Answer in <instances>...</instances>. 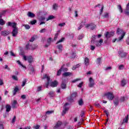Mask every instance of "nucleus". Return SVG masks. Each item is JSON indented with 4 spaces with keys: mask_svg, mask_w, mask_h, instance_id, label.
I'll return each instance as SVG.
<instances>
[{
    "mask_svg": "<svg viewBox=\"0 0 129 129\" xmlns=\"http://www.w3.org/2000/svg\"><path fill=\"white\" fill-rule=\"evenodd\" d=\"M47 79V82L45 84V87L46 88H48V87L49 86V85L51 87H57V85H58V82L57 81H54V82L50 83V77L48 76V75L45 74L43 78H42V79Z\"/></svg>",
    "mask_w": 129,
    "mask_h": 129,
    "instance_id": "obj_1",
    "label": "nucleus"
},
{
    "mask_svg": "<svg viewBox=\"0 0 129 129\" xmlns=\"http://www.w3.org/2000/svg\"><path fill=\"white\" fill-rule=\"evenodd\" d=\"M117 35H121L117 40V42H120V41H122L124 36H125V32L123 31L122 29L117 28L116 31Z\"/></svg>",
    "mask_w": 129,
    "mask_h": 129,
    "instance_id": "obj_2",
    "label": "nucleus"
},
{
    "mask_svg": "<svg viewBox=\"0 0 129 129\" xmlns=\"http://www.w3.org/2000/svg\"><path fill=\"white\" fill-rule=\"evenodd\" d=\"M96 26L93 23L88 24L85 25V28L86 29H90V30H93L95 29Z\"/></svg>",
    "mask_w": 129,
    "mask_h": 129,
    "instance_id": "obj_3",
    "label": "nucleus"
},
{
    "mask_svg": "<svg viewBox=\"0 0 129 129\" xmlns=\"http://www.w3.org/2000/svg\"><path fill=\"white\" fill-rule=\"evenodd\" d=\"M105 96H106L107 98L109 100H112L113 99L114 96L113 95V93L111 92H108L105 94Z\"/></svg>",
    "mask_w": 129,
    "mask_h": 129,
    "instance_id": "obj_4",
    "label": "nucleus"
},
{
    "mask_svg": "<svg viewBox=\"0 0 129 129\" xmlns=\"http://www.w3.org/2000/svg\"><path fill=\"white\" fill-rule=\"evenodd\" d=\"M7 25L8 27H12V28H13V29H16V28H18V27H17V23L15 22H8V23H7Z\"/></svg>",
    "mask_w": 129,
    "mask_h": 129,
    "instance_id": "obj_5",
    "label": "nucleus"
},
{
    "mask_svg": "<svg viewBox=\"0 0 129 129\" xmlns=\"http://www.w3.org/2000/svg\"><path fill=\"white\" fill-rule=\"evenodd\" d=\"M19 33V28H14L13 29L12 34L13 37H17V35H18V33Z\"/></svg>",
    "mask_w": 129,
    "mask_h": 129,
    "instance_id": "obj_6",
    "label": "nucleus"
},
{
    "mask_svg": "<svg viewBox=\"0 0 129 129\" xmlns=\"http://www.w3.org/2000/svg\"><path fill=\"white\" fill-rule=\"evenodd\" d=\"M89 87L91 88V87H93V86H94L95 85V83H94V80H93V79L91 77H90L89 78Z\"/></svg>",
    "mask_w": 129,
    "mask_h": 129,
    "instance_id": "obj_7",
    "label": "nucleus"
},
{
    "mask_svg": "<svg viewBox=\"0 0 129 129\" xmlns=\"http://www.w3.org/2000/svg\"><path fill=\"white\" fill-rule=\"evenodd\" d=\"M118 54L121 58H124L126 56V53L123 51V50H119L118 51Z\"/></svg>",
    "mask_w": 129,
    "mask_h": 129,
    "instance_id": "obj_8",
    "label": "nucleus"
},
{
    "mask_svg": "<svg viewBox=\"0 0 129 129\" xmlns=\"http://www.w3.org/2000/svg\"><path fill=\"white\" fill-rule=\"evenodd\" d=\"M67 105H69V104L68 103H66V104H64V109L62 111V115H64V114H66V111H68V110H69V108L66 107Z\"/></svg>",
    "mask_w": 129,
    "mask_h": 129,
    "instance_id": "obj_9",
    "label": "nucleus"
},
{
    "mask_svg": "<svg viewBox=\"0 0 129 129\" xmlns=\"http://www.w3.org/2000/svg\"><path fill=\"white\" fill-rule=\"evenodd\" d=\"M103 43V39H101L99 41H95L94 44L96 45L97 47H100V46H101V44Z\"/></svg>",
    "mask_w": 129,
    "mask_h": 129,
    "instance_id": "obj_10",
    "label": "nucleus"
},
{
    "mask_svg": "<svg viewBox=\"0 0 129 129\" xmlns=\"http://www.w3.org/2000/svg\"><path fill=\"white\" fill-rule=\"evenodd\" d=\"M113 35H114V33L113 32H106L105 34V38H106L107 39H108V38H110V37H112V36H113Z\"/></svg>",
    "mask_w": 129,
    "mask_h": 129,
    "instance_id": "obj_11",
    "label": "nucleus"
},
{
    "mask_svg": "<svg viewBox=\"0 0 129 129\" xmlns=\"http://www.w3.org/2000/svg\"><path fill=\"white\" fill-rule=\"evenodd\" d=\"M62 123H63L62 122V121H58L56 122L55 125L54 126V128H58L60 127V126H61L62 125Z\"/></svg>",
    "mask_w": 129,
    "mask_h": 129,
    "instance_id": "obj_12",
    "label": "nucleus"
},
{
    "mask_svg": "<svg viewBox=\"0 0 129 129\" xmlns=\"http://www.w3.org/2000/svg\"><path fill=\"white\" fill-rule=\"evenodd\" d=\"M124 14L125 15H126V16H128V17H129V3L126 5Z\"/></svg>",
    "mask_w": 129,
    "mask_h": 129,
    "instance_id": "obj_13",
    "label": "nucleus"
},
{
    "mask_svg": "<svg viewBox=\"0 0 129 129\" xmlns=\"http://www.w3.org/2000/svg\"><path fill=\"white\" fill-rule=\"evenodd\" d=\"M10 31H3L1 32L2 36H4V37H6V36H8V35H10Z\"/></svg>",
    "mask_w": 129,
    "mask_h": 129,
    "instance_id": "obj_14",
    "label": "nucleus"
},
{
    "mask_svg": "<svg viewBox=\"0 0 129 129\" xmlns=\"http://www.w3.org/2000/svg\"><path fill=\"white\" fill-rule=\"evenodd\" d=\"M27 16L29 18H35V17H36V15L31 12H28L27 13Z\"/></svg>",
    "mask_w": 129,
    "mask_h": 129,
    "instance_id": "obj_15",
    "label": "nucleus"
},
{
    "mask_svg": "<svg viewBox=\"0 0 129 129\" xmlns=\"http://www.w3.org/2000/svg\"><path fill=\"white\" fill-rule=\"evenodd\" d=\"M72 75V73L71 72H65L62 74V76L64 77H68V76H71Z\"/></svg>",
    "mask_w": 129,
    "mask_h": 129,
    "instance_id": "obj_16",
    "label": "nucleus"
},
{
    "mask_svg": "<svg viewBox=\"0 0 129 129\" xmlns=\"http://www.w3.org/2000/svg\"><path fill=\"white\" fill-rule=\"evenodd\" d=\"M119 102V99L118 98V97H116L114 100V103L115 105H118Z\"/></svg>",
    "mask_w": 129,
    "mask_h": 129,
    "instance_id": "obj_17",
    "label": "nucleus"
},
{
    "mask_svg": "<svg viewBox=\"0 0 129 129\" xmlns=\"http://www.w3.org/2000/svg\"><path fill=\"white\" fill-rule=\"evenodd\" d=\"M84 63L86 66H88V65H89V59L87 57L85 58Z\"/></svg>",
    "mask_w": 129,
    "mask_h": 129,
    "instance_id": "obj_18",
    "label": "nucleus"
},
{
    "mask_svg": "<svg viewBox=\"0 0 129 129\" xmlns=\"http://www.w3.org/2000/svg\"><path fill=\"white\" fill-rule=\"evenodd\" d=\"M127 122H128V115L125 117L122 123H127Z\"/></svg>",
    "mask_w": 129,
    "mask_h": 129,
    "instance_id": "obj_19",
    "label": "nucleus"
},
{
    "mask_svg": "<svg viewBox=\"0 0 129 129\" xmlns=\"http://www.w3.org/2000/svg\"><path fill=\"white\" fill-rule=\"evenodd\" d=\"M96 37H97V35H94L92 36V40L91 41V44H94V42H95V39L96 38Z\"/></svg>",
    "mask_w": 129,
    "mask_h": 129,
    "instance_id": "obj_20",
    "label": "nucleus"
},
{
    "mask_svg": "<svg viewBox=\"0 0 129 129\" xmlns=\"http://www.w3.org/2000/svg\"><path fill=\"white\" fill-rule=\"evenodd\" d=\"M103 19H108L109 18V14L108 13H105L103 15Z\"/></svg>",
    "mask_w": 129,
    "mask_h": 129,
    "instance_id": "obj_21",
    "label": "nucleus"
},
{
    "mask_svg": "<svg viewBox=\"0 0 129 129\" xmlns=\"http://www.w3.org/2000/svg\"><path fill=\"white\" fill-rule=\"evenodd\" d=\"M6 108L7 112H9V111H11V105L9 104H8L6 106Z\"/></svg>",
    "mask_w": 129,
    "mask_h": 129,
    "instance_id": "obj_22",
    "label": "nucleus"
},
{
    "mask_svg": "<svg viewBox=\"0 0 129 129\" xmlns=\"http://www.w3.org/2000/svg\"><path fill=\"white\" fill-rule=\"evenodd\" d=\"M18 91H19V87L18 86H16L13 91V95H16V94Z\"/></svg>",
    "mask_w": 129,
    "mask_h": 129,
    "instance_id": "obj_23",
    "label": "nucleus"
},
{
    "mask_svg": "<svg viewBox=\"0 0 129 129\" xmlns=\"http://www.w3.org/2000/svg\"><path fill=\"white\" fill-rule=\"evenodd\" d=\"M60 86L62 89H66V84L63 81L61 82V84L60 85Z\"/></svg>",
    "mask_w": 129,
    "mask_h": 129,
    "instance_id": "obj_24",
    "label": "nucleus"
},
{
    "mask_svg": "<svg viewBox=\"0 0 129 129\" xmlns=\"http://www.w3.org/2000/svg\"><path fill=\"white\" fill-rule=\"evenodd\" d=\"M121 86H125L126 85V81L124 79H123L121 81Z\"/></svg>",
    "mask_w": 129,
    "mask_h": 129,
    "instance_id": "obj_25",
    "label": "nucleus"
},
{
    "mask_svg": "<svg viewBox=\"0 0 129 129\" xmlns=\"http://www.w3.org/2000/svg\"><path fill=\"white\" fill-rule=\"evenodd\" d=\"M27 59H28L29 63H32V62H33V60H34V59L33 58V57L32 56H28L27 57Z\"/></svg>",
    "mask_w": 129,
    "mask_h": 129,
    "instance_id": "obj_26",
    "label": "nucleus"
},
{
    "mask_svg": "<svg viewBox=\"0 0 129 129\" xmlns=\"http://www.w3.org/2000/svg\"><path fill=\"white\" fill-rule=\"evenodd\" d=\"M48 95L49 97H54L55 96V94H54V92L50 91L48 93Z\"/></svg>",
    "mask_w": 129,
    "mask_h": 129,
    "instance_id": "obj_27",
    "label": "nucleus"
},
{
    "mask_svg": "<svg viewBox=\"0 0 129 129\" xmlns=\"http://www.w3.org/2000/svg\"><path fill=\"white\" fill-rule=\"evenodd\" d=\"M62 69H63V67H61L60 68V69L59 70L57 71V74H56V75H57V76H60V75H61V71H62Z\"/></svg>",
    "mask_w": 129,
    "mask_h": 129,
    "instance_id": "obj_28",
    "label": "nucleus"
},
{
    "mask_svg": "<svg viewBox=\"0 0 129 129\" xmlns=\"http://www.w3.org/2000/svg\"><path fill=\"white\" fill-rule=\"evenodd\" d=\"M117 9L120 12V13H122L123 11L122 10V8H121V6L120 5H118L117 6Z\"/></svg>",
    "mask_w": 129,
    "mask_h": 129,
    "instance_id": "obj_29",
    "label": "nucleus"
},
{
    "mask_svg": "<svg viewBox=\"0 0 129 129\" xmlns=\"http://www.w3.org/2000/svg\"><path fill=\"white\" fill-rule=\"evenodd\" d=\"M57 48L59 50V51H62L63 49V45H62V44H58L57 45Z\"/></svg>",
    "mask_w": 129,
    "mask_h": 129,
    "instance_id": "obj_30",
    "label": "nucleus"
},
{
    "mask_svg": "<svg viewBox=\"0 0 129 129\" xmlns=\"http://www.w3.org/2000/svg\"><path fill=\"white\" fill-rule=\"evenodd\" d=\"M79 67H80V64L75 65L73 67L72 70H75L77 68H79Z\"/></svg>",
    "mask_w": 129,
    "mask_h": 129,
    "instance_id": "obj_31",
    "label": "nucleus"
},
{
    "mask_svg": "<svg viewBox=\"0 0 129 129\" xmlns=\"http://www.w3.org/2000/svg\"><path fill=\"white\" fill-rule=\"evenodd\" d=\"M26 83H27V79H24L22 82V87H24L26 85Z\"/></svg>",
    "mask_w": 129,
    "mask_h": 129,
    "instance_id": "obj_32",
    "label": "nucleus"
},
{
    "mask_svg": "<svg viewBox=\"0 0 129 129\" xmlns=\"http://www.w3.org/2000/svg\"><path fill=\"white\" fill-rule=\"evenodd\" d=\"M17 104H18V101H17L16 100L14 101L12 104V107H13V108H15L16 105H17Z\"/></svg>",
    "mask_w": 129,
    "mask_h": 129,
    "instance_id": "obj_33",
    "label": "nucleus"
},
{
    "mask_svg": "<svg viewBox=\"0 0 129 129\" xmlns=\"http://www.w3.org/2000/svg\"><path fill=\"white\" fill-rule=\"evenodd\" d=\"M77 96V93L74 92L71 95V98H75Z\"/></svg>",
    "mask_w": 129,
    "mask_h": 129,
    "instance_id": "obj_34",
    "label": "nucleus"
},
{
    "mask_svg": "<svg viewBox=\"0 0 129 129\" xmlns=\"http://www.w3.org/2000/svg\"><path fill=\"white\" fill-rule=\"evenodd\" d=\"M17 63L19 64V65H20V66H22V67H23V68H24L25 69H27L26 66L23 65V64H22V63H21V61H20V60H18Z\"/></svg>",
    "mask_w": 129,
    "mask_h": 129,
    "instance_id": "obj_35",
    "label": "nucleus"
},
{
    "mask_svg": "<svg viewBox=\"0 0 129 129\" xmlns=\"http://www.w3.org/2000/svg\"><path fill=\"white\" fill-rule=\"evenodd\" d=\"M57 9H58V5L54 4L53 5V10H54L55 11H57Z\"/></svg>",
    "mask_w": 129,
    "mask_h": 129,
    "instance_id": "obj_36",
    "label": "nucleus"
},
{
    "mask_svg": "<svg viewBox=\"0 0 129 129\" xmlns=\"http://www.w3.org/2000/svg\"><path fill=\"white\" fill-rule=\"evenodd\" d=\"M64 66H65V64H63V66H62V69L61 70V71H63V72L68 71V69L67 68H64Z\"/></svg>",
    "mask_w": 129,
    "mask_h": 129,
    "instance_id": "obj_37",
    "label": "nucleus"
},
{
    "mask_svg": "<svg viewBox=\"0 0 129 129\" xmlns=\"http://www.w3.org/2000/svg\"><path fill=\"white\" fill-rule=\"evenodd\" d=\"M5 24H6V22H5V21H4V19H0V25H1V26H4Z\"/></svg>",
    "mask_w": 129,
    "mask_h": 129,
    "instance_id": "obj_38",
    "label": "nucleus"
},
{
    "mask_svg": "<svg viewBox=\"0 0 129 129\" xmlns=\"http://www.w3.org/2000/svg\"><path fill=\"white\" fill-rule=\"evenodd\" d=\"M65 40V38L63 37L61 39H60L59 41H57L56 44H59V43H62L64 40Z\"/></svg>",
    "mask_w": 129,
    "mask_h": 129,
    "instance_id": "obj_39",
    "label": "nucleus"
},
{
    "mask_svg": "<svg viewBox=\"0 0 129 129\" xmlns=\"http://www.w3.org/2000/svg\"><path fill=\"white\" fill-rule=\"evenodd\" d=\"M83 27H84V26H83V22H82L80 24V26L78 28V31H79L80 30H81V29H82V28H83Z\"/></svg>",
    "mask_w": 129,
    "mask_h": 129,
    "instance_id": "obj_40",
    "label": "nucleus"
},
{
    "mask_svg": "<svg viewBox=\"0 0 129 129\" xmlns=\"http://www.w3.org/2000/svg\"><path fill=\"white\" fill-rule=\"evenodd\" d=\"M79 105H83V100L82 99H81L78 101Z\"/></svg>",
    "mask_w": 129,
    "mask_h": 129,
    "instance_id": "obj_41",
    "label": "nucleus"
},
{
    "mask_svg": "<svg viewBox=\"0 0 129 129\" xmlns=\"http://www.w3.org/2000/svg\"><path fill=\"white\" fill-rule=\"evenodd\" d=\"M55 17L53 16L50 15L48 17V18L47 19L46 21H49V20H53Z\"/></svg>",
    "mask_w": 129,
    "mask_h": 129,
    "instance_id": "obj_42",
    "label": "nucleus"
},
{
    "mask_svg": "<svg viewBox=\"0 0 129 129\" xmlns=\"http://www.w3.org/2000/svg\"><path fill=\"white\" fill-rule=\"evenodd\" d=\"M75 57H76V53L75 52H72L71 54V58H72L73 59H74Z\"/></svg>",
    "mask_w": 129,
    "mask_h": 129,
    "instance_id": "obj_43",
    "label": "nucleus"
},
{
    "mask_svg": "<svg viewBox=\"0 0 129 129\" xmlns=\"http://www.w3.org/2000/svg\"><path fill=\"white\" fill-rule=\"evenodd\" d=\"M95 106H96V107H98L99 108H100V107H101L100 104H99V103H98V102L95 103Z\"/></svg>",
    "mask_w": 129,
    "mask_h": 129,
    "instance_id": "obj_44",
    "label": "nucleus"
},
{
    "mask_svg": "<svg viewBox=\"0 0 129 129\" xmlns=\"http://www.w3.org/2000/svg\"><path fill=\"white\" fill-rule=\"evenodd\" d=\"M58 36H59V33H57L55 34L54 35V37L53 38V40L54 41H56V40H57V38H58Z\"/></svg>",
    "mask_w": 129,
    "mask_h": 129,
    "instance_id": "obj_45",
    "label": "nucleus"
},
{
    "mask_svg": "<svg viewBox=\"0 0 129 129\" xmlns=\"http://www.w3.org/2000/svg\"><path fill=\"white\" fill-rule=\"evenodd\" d=\"M37 23V20H34L33 21H30V24L31 25H35Z\"/></svg>",
    "mask_w": 129,
    "mask_h": 129,
    "instance_id": "obj_46",
    "label": "nucleus"
},
{
    "mask_svg": "<svg viewBox=\"0 0 129 129\" xmlns=\"http://www.w3.org/2000/svg\"><path fill=\"white\" fill-rule=\"evenodd\" d=\"M31 49V45L29 44H28L26 46V50H30Z\"/></svg>",
    "mask_w": 129,
    "mask_h": 129,
    "instance_id": "obj_47",
    "label": "nucleus"
},
{
    "mask_svg": "<svg viewBox=\"0 0 129 129\" xmlns=\"http://www.w3.org/2000/svg\"><path fill=\"white\" fill-rule=\"evenodd\" d=\"M45 19H46V17H45V16H41L39 18V21H40V22H42V21H44Z\"/></svg>",
    "mask_w": 129,
    "mask_h": 129,
    "instance_id": "obj_48",
    "label": "nucleus"
},
{
    "mask_svg": "<svg viewBox=\"0 0 129 129\" xmlns=\"http://www.w3.org/2000/svg\"><path fill=\"white\" fill-rule=\"evenodd\" d=\"M23 26L26 28V30H29L31 28V27H30V25L27 24L24 25Z\"/></svg>",
    "mask_w": 129,
    "mask_h": 129,
    "instance_id": "obj_49",
    "label": "nucleus"
},
{
    "mask_svg": "<svg viewBox=\"0 0 129 129\" xmlns=\"http://www.w3.org/2000/svg\"><path fill=\"white\" fill-rule=\"evenodd\" d=\"M125 100L124 97H121L119 100L120 101V102H123V101H124V100Z\"/></svg>",
    "mask_w": 129,
    "mask_h": 129,
    "instance_id": "obj_50",
    "label": "nucleus"
},
{
    "mask_svg": "<svg viewBox=\"0 0 129 129\" xmlns=\"http://www.w3.org/2000/svg\"><path fill=\"white\" fill-rule=\"evenodd\" d=\"M65 25H66V23H59L58 24V26H59V27H64V26H65Z\"/></svg>",
    "mask_w": 129,
    "mask_h": 129,
    "instance_id": "obj_51",
    "label": "nucleus"
},
{
    "mask_svg": "<svg viewBox=\"0 0 129 129\" xmlns=\"http://www.w3.org/2000/svg\"><path fill=\"white\" fill-rule=\"evenodd\" d=\"M20 54L21 55V56H24V55H25V52H24L23 50L21 49Z\"/></svg>",
    "mask_w": 129,
    "mask_h": 129,
    "instance_id": "obj_52",
    "label": "nucleus"
},
{
    "mask_svg": "<svg viewBox=\"0 0 129 129\" xmlns=\"http://www.w3.org/2000/svg\"><path fill=\"white\" fill-rule=\"evenodd\" d=\"M79 80H81V79H76V80H74L73 81H72V83H75V82H77V81H79Z\"/></svg>",
    "mask_w": 129,
    "mask_h": 129,
    "instance_id": "obj_53",
    "label": "nucleus"
},
{
    "mask_svg": "<svg viewBox=\"0 0 129 129\" xmlns=\"http://www.w3.org/2000/svg\"><path fill=\"white\" fill-rule=\"evenodd\" d=\"M33 128H34V129H39L40 128V125H34L33 126Z\"/></svg>",
    "mask_w": 129,
    "mask_h": 129,
    "instance_id": "obj_54",
    "label": "nucleus"
},
{
    "mask_svg": "<svg viewBox=\"0 0 129 129\" xmlns=\"http://www.w3.org/2000/svg\"><path fill=\"white\" fill-rule=\"evenodd\" d=\"M119 70H122L123 69V64H120L118 68Z\"/></svg>",
    "mask_w": 129,
    "mask_h": 129,
    "instance_id": "obj_55",
    "label": "nucleus"
},
{
    "mask_svg": "<svg viewBox=\"0 0 129 129\" xmlns=\"http://www.w3.org/2000/svg\"><path fill=\"white\" fill-rule=\"evenodd\" d=\"M51 41H52V38L51 37H49L47 39V43H48V44H50L51 43Z\"/></svg>",
    "mask_w": 129,
    "mask_h": 129,
    "instance_id": "obj_56",
    "label": "nucleus"
},
{
    "mask_svg": "<svg viewBox=\"0 0 129 129\" xmlns=\"http://www.w3.org/2000/svg\"><path fill=\"white\" fill-rule=\"evenodd\" d=\"M53 111H47L46 112V114H51V113H53Z\"/></svg>",
    "mask_w": 129,
    "mask_h": 129,
    "instance_id": "obj_57",
    "label": "nucleus"
},
{
    "mask_svg": "<svg viewBox=\"0 0 129 129\" xmlns=\"http://www.w3.org/2000/svg\"><path fill=\"white\" fill-rule=\"evenodd\" d=\"M10 55L11 56H13V57H16V55L15 54V53H14V52H13V51H10Z\"/></svg>",
    "mask_w": 129,
    "mask_h": 129,
    "instance_id": "obj_58",
    "label": "nucleus"
},
{
    "mask_svg": "<svg viewBox=\"0 0 129 129\" xmlns=\"http://www.w3.org/2000/svg\"><path fill=\"white\" fill-rule=\"evenodd\" d=\"M46 29L44 28V29H41L39 32H40V33H45V32H46Z\"/></svg>",
    "mask_w": 129,
    "mask_h": 129,
    "instance_id": "obj_59",
    "label": "nucleus"
},
{
    "mask_svg": "<svg viewBox=\"0 0 129 129\" xmlns=\"http://www.w3.org/2000/svg\"><path fill=\"white\" fill-rule=\"evenodd\" d=\"M82 85H83V82L80 83L78 85V87H79L80 88H81V87H82Z\"/></svg>",
    "mask_w": 129,
    "mask_h": 129,
    "instance_id": "obj_60",
    "label": "nucleus"
},
{
    "mask_svg": "<svg viewBox=\"0 0 129 129\" xmlns=\"http://www.w3.org/2000/svg\"><path fill=\"white\" fill-rule=\"evenodd\" d=\"M12 78L14 79V80L18 81V77L16 76H12Z\"/></svg>",
    "mask_w": 129,
    "mask_h": 129,
    "instance_id": "obj_61",
    "label": "nucleus"
},
{
    "mask_svg": "<svg viewBox=\"0 0 129 129\" xmlns=\"http://www.w3.org/2000/svg\"><path fill=\"white\" fill-rule=\"evenodd\" d=\"M101 62V58H97V63H98V64H100Z\"/></svg>",
    "mask_w": 129,
    "mask_h": 129,
    "instance_id": "obj_62",
    "label": "nucleus"
},
{
    "mask_svg": "<svg viewBox=\"0 0 129 129\" xmlns=\"http://www.w3.org/2000/svg\"><path fill=\"white\" fill-rule=\"evenodd\" d=\"M83 35H80L78 37V40H81L83 38Z\"/></svg>",
    "mask_w": 129,
    "mask_h": 129,
    "instance_id": "obj_63",
    "label": "nucleus"
},
{
    "mask_svg": "<svg viewBox=\"0 0 129 129\" xmlns=\"http://www.w3.org/2000/svg\"><path fill=\"white\" fill-rule=\"evenodd\" d=\"M20 129H31V126H26V127H24V128H20Z\"/></svg>",
    "mask_w": 129,
    "mask_h": 129,
    "instance_id": "obj_64",
    "label": "nucleus"
}]
</instances>
